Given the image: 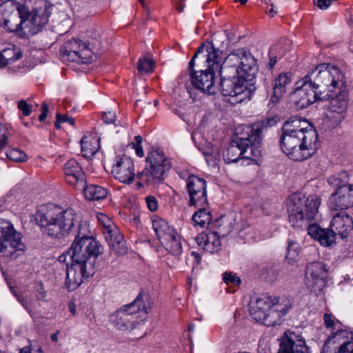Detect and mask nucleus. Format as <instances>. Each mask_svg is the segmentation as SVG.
<instances>
[{
	"label": "nucleus",
	"mask_w": 353,
	"mask_h": 353,
	"mask_svg": "<svg viewBox=\"0 0 353 353\" xmlns=\"http://www.w3.org/2000/svg\"><path fill=\"white\" fill-rule=\"evenodd\" d=\"M99 138L97 136H84L81 141V152L87 159L92 158L99 149Z\"/></svg>",
	"instance_id": "nucleus-32"
},
{
	"label": "nucleus",
	"mask_w": 353,
	"mask_h": 353,
	"mask_svg": "<svg viewBox=\"0 0 353 353\" xmlns=\"http://www.w3.org/2000/svg\"><path fill=\"white\" fill-rule=\"evenodd\" d=\"M9 136L10 133L8 132H5L3 134H2L0 138V151L9 143Z\"/></svg>",
	"instance_id": "nucleus-50"
},
{
	"label": "nucleus",
	"mask_w": 353,
	"mask_h": 353,
	"mask_svg": "<svg viewBox=\"0 0 353 353\" xmlns=\"http://www.w3.org/2000/svg\"><path fill=\"white\" fill-rule=\"evenodd\" d=\"M6 157L11 161L15 162H23L27 159L26 154L21 150L17 148H12L6 152Z\"/></svg>",
	"instance_id": "nucleus-41"
},
{
	"label": "nucleus",
	"mask_w": 353,
	"mask_h": 353,
	"mask_svg": "<svg viewBox=\"0 0 353 353\" xmlns=\"http://www.w3.org/2000/svg\"><path fill=\"white\" fill-rule=\"evenodd\" d=\"M171 167L170 159L159 148H156V183L164 180Z\"/></svg>",
	"instance_id": "nucleus-30"
},
{
	"label": "nucleus",
	"mask_w": 353,
	"mask_h": 353,
	"mask_svg": "<svg viewBox=\"0 0 353 353\" xmlns=\"http://www.w3.org/2000/svg\"><path fill=\"white\" fill-rule=\"evenodd\" d=\"M51 339H52V341L57 342L58 340L57 334L55 333V334H52Z\"/></svg>",
	"instance_id": "nucleus-61"
},
{
	"label": "nucleus",
	"mask_w": 353,
	"mask_h": 353,
	"mask_svg": "<svg viewBox=\"0 0 353 353\" xmlns=\"http://www.w3.org/2000/svg\"><path fill=\"white\" fill-rule=\"evenodd\" d=\"M232 230V228L229 227L227 232H223L220 228L219 232H211L208 233V240L205 250L210 253H214L221 249L220 235L225 236Z\"/></svg>",
	"instance_id": "nucleus-34"
},
{
	"label": "nucleus",
	"mask_w": 353,
	"mask_h": 353,
	"mask_svg": "<svg viewBox=\"0 0 353 353\" xmlns=\"http://www.w3.org/2000/svg\"><path fill=\"white\" fill-rule=\"evenodd\" d=\"M65 180L76 189L85 187V174L79 163L75 159L68 160L63 165Z\"/></svg>",
	"instance_id": "nucleus-24"
},
{
	"label": "nucleus",
	"mask_w": 353,
	"mask_h": 353,
	"mask_svg": "<svg viewBox=\"0 0 353 353\" xmlns=\"http://www.w3.org/2000/svg\"><path fill=\"white\" fill-rule=\"evenodd\" d=\"M10 288L18 301L23 306L31 316H34L38 313L41 305L39 301H37V299H35L33 297H29L28 296L25 297L19 295L12 287L10 286Z\"/></svg>",
	"instance_id": "nucleus-33"
},
{
	"label": "nucleus",
	"mask_w": 353,
	"mask_h": 353,
	"mask_svg": "<svg viewBox=\"0 0 353 353\" xmlns=\"http://www.w3.org/2000/svg\"><path fill=\"white\" fill-rule=\"evenodd\" d=\"M156 240L159 242L158 251L163 249L175 257L181 255L183 252L181 236L165 220L157 216Z\"/></svg>",
	"instance_id": "nucleus-10"
},
{
	"label": "nucleus",
	"mask_w": 353,
	"mask_h": 353,
	"mask_svg": "<svg viewBox=\"0 0 353 353\" xmlns=\"http://www.w3.org/2000/svg\"><path fill=\"white\" fill-rule=\"evenodd\" d=\"M89 224L85 221L79 223L75 237L70 248L58 258L59 262L69 261L93 264L96 258L102 253L100 243L90 236Z\"/></svg>",
	"instance_id": "nucleus-6"
},
{
	"label": "nucleus",
	"mask_w": 353,
	"mask_h": 353,
	"mask_svg": "<svg viewBox=\"0 0 353 353\" xmlns=\"http://www.w3.org/2000/svg\"><path fill=\"white\" fill-rule=\"evenodd\" d=\"M248 136L241 137L223 152L225 163H236L240 158L256 160L261 157L262 145V125L255 123L248 128Z\"/></svg>",
	"instance_id": "nucleus-7"
},
{
	"label": "nucleus",
	"mask_w": 353,
	"mask_h": 353,
	"mask_svg": "<svg viewBox=\"0 0 353 353\" xmlns=\"http://www.w3.org/2000/svg\"><path fill=\"white\" fill-rule=\"evenodd\" d=\"M271 6L272 8L270 10H267V13L270 17H273L276 14L277 12L274 9L273 4H271Z\"/></svg>",
	"instance_id": "nucleus-57"
},
{
	"label": "nucleus",
	"mask_w": 353,
	"mask_h": 353,
	"mask_svg": "<svg viewBox=\"0 0 353 353\" xmlns=\"http://www.w3.org/2000/svg\"><path fill=\"white\" fill-rule=\"evenodd\" d=\"M145 200H146V203H147L148 209L151 212H154V196H148L146 197Z\"/></svg>",
	"instance_id": "nucleus-52"
},
{
	"label": "nucleus",
	"mask_w": 353,
	"mask_h": 353,
	"mask_svg": "<svg viewBox=\"0 0 353 353\" xmlns=\"http://www.w3.org/2000/svg\"><path fill=\"white\" fill-rule=\"evenodd\" d=\"M65 263L67 267L65 286L70 291L78 288L85 279L94 273V266L92 263H84L68 259Z\"/></svg>",
	"instance_id": "nucleus-16"
},
{
	"label": "nucleus",
	"mask_w": 353,
	"mask_h": 353,
	"mask_svg": "<svg viewBox=\"0 0 353 353\" xmlns=\"http://www.w3.org/2000/svg\"><path fill=\"white\" fill-rule=\"evenodd\" d=\"M21 57V53L14 48H6L0 52V68L14 63Z\"/></svg>",
	"instance_id": "nucleus-37"
},
{
	"label": "nucleus",
	"mask_w": 353,
	"mask_h": 353,
	"mask_svg": "<svg viewBox=\"0 0 353 353\" xmlns=\"http://www.w3.org/2000/svg\"><path fill=\"white\" fill-rule=\"evenodd\" d=\"M223 280L227 285H231L232 286L239 285L241 283L240 278L232 272H225L223 274Z\"/></svg>",
	"instance_id": "nucleus-43"
},
{
	"label": "nucleus",
	"mask_w": 353,
	"mask_h": 353,
	"mask_svg": "<svg viewBox=\"0 0 353 353\" xmlns=\"http://www.w3.org/2000/svg\"><path fill=\"white\" fill-rule=\"evenodd\" d=\"M331 94L332 96H330V97L327 98V99H331L330 106H335V108H339L341 109L342 106H343L344 110L347 109L348 93L345 86L344 77H343V84L339 88H336V89L331 92Z\"/></svg>",
	"instance_id": "nucleus-31"
},
{
	"label": "nucleus",
	"mask_w": 353,
	"mask_h": 353,
	"mask_svg": "<svg viewBox=\"0 0 353 353\" xmlns=\"http://www.w3.org/2000/svg\"><path fill=\"white\" fill-rule=\"evenodd\" d=\"M142 141V137L138 135L134 137V141L131 143L132 148L135 150L136 154L139 157H143L144 154L141 146Z\"/></svg>",
	"instance_id": "nucleus-44"
},
{
	"label": "nucleus",
	"mask_w": 353,
	"mask_h": 353,
	"mask_svg": "<svg viewBox=\"0 0 353 353\" xmlns=\"http://www.w3.org/2000/svg\"><path fill=\"white\" fill-rule=\"evenodd\" d=\"M224 37L214 35L211 42L201 45L189 63V73L180 77L181 83L190 80V85L203 93L214 94L217 88L214 85L215 72H219L222 62V51L219 49L218 38Z\"/></svg>",
	"instance_id": "nucleus-3"
},
{
	"label": "nucleus",
	"mask_w": 353,
	"mask_h": 353,
	"mask_svg": "<svg viewBox=\"0 0 353 353\" xmlns=\"http://www.w3.org/2000/svg\"><path fill=\"white\" fill-rule=\"evenodd\" d=\"M39 350H40V351H42L41 349H39V350H37L35 352H34V353H37V352H38V351H39ZM19 353H31V352H30V348H29V347H25L21 348V349L20 350Z\"/></svg>",
	"instance_id": "nucleus-59"
},
{
	"label": "nucleus",
	"mask_w": 353,
	"mask_h": 353,
	"mask_svg": "<svg viewBox=\"0 0 353 353\" xmlns=\"http://www.w3.org/2000/svg\"><path fill=\"white\" fill-rule=\"evenodd\" d=\"M98 221L101 225L103 233L108 243L111 252L115 254H124L127 252V246L123 236L112 221L105 214L98 215Z\"/></svg>",
	"instance_id": "nucleus-14"
},
{
	"label": "nucleus",
	"mask_w": 353,
	"mask_h": 353,
	"mask_svg": "<svg viewBox=\"0 0 353 353\" xmlns=\"http://www.w3.org/2000/svg\"><path fill=\"white\" fill-rule=\"evenodd\" d=\"M349 181V176L346 171H342L339 174L328 179L329 183L336 188L329 199L328 204L331 209L334 210L346 209L352 206L350 203L346 184Z\"/></svg>",
	"instance_id": "nucleus-13"
},
{
	"label": "nucleus",
	"mask_w": 353,
	"mask_h": 353,
	"mask_svg": "<svg viewBox=\"0 0 353 353\" xmlns=\"http://www.w3.org/2000/svg\"><path fill=\"white\" fill-rule=\"evenodd\" d=\"M301 248L299 244L293 240H288V245L287 248L286 259L290 261H294L296 260L299 254Z\"/></svg>",
	"instance_id": "nucleus-39"
},
{
	"label": "nucleus",
	"mask_w": 353,
	"mask_h": 353,
	"mask_svg": "<svg viewBox=\"0 0 353 353\" xmlns=\"http://www.w3.org/2000/svg\"><path fill=\"white\" fill-rule=\"evenodd\" d=\"M139 186L152 185L154 184V156L153 150H150L145 159L144 169L137 175Z\"/></svg>",
	"instance_id": "nucleus-28"
},
{
	"label": "nucleus",
	"mask_w": 353,
	"mask_h": 353,
	"mask_svg": "<svg viewBox=\"0 0 353 353\" xmlns=\"http://www.w3.org/2000/svg\"><path fill=\"white\" fill-rule=\"evenodd\" d=\"M51 6L43 0H36L31 9L26 5L28 11L27 24L30 36L34 35L40 32L42 28L48 23L51 14Z\"/></svg>",
	"instance_id": "nucleus-15"
},
{
	"label": "nucleus",
	"mask_w": 353,
	"mask_h": 353,
	"mask_svg": "<svg viewBox=\"0 0 353 353\" xmlns=\"http://www.w3.org/2000/svg\"><path fill=\"white\" fill-rule=\"evenodd\" d=\"M17 107L23 112L24 116H29L32 112V106L28 104L25 100L19 101Z\"/></svg>",
	"instance_id": "nucleus-45"
},
{
	"label": "nucleus",
	"mask_w": 353,
	"mask_h": 353,
	"mask_svg": "<svg viewBox=\"0 0 353 353\" xmlns=\"http://www.w3.org/2000/svg\"><path fill=\"white\" fill-rule=\"evenodd\" d=\"M334 319L335 318L330 314L325 313L323 315L324 323L327 328H332L334 327Z\"/></svg>",
	"instance_id": "nucleus-49"
},
{
	"label": "nucleus",
	"mask_w": 353,
	"mask_h": 353,
	"mask_svg": "<svg viewBox=\"0 0 353 353\" xmlns=\"http://www.w3.org/2000/svg\"><path fill=\"white\" fill-rule=\"evenodd\" d=\"M95 45L91 41L81 43V40L72 39L65 43L61 52L63 59L85 64L93 61L92 48Z\"/></svg>",
	"instance_id": "nucleus-12"
},
{
	"label": "nucleus",
	"mask_w": 353,
	"mask_h": 353,
	"mask_svg": "<svg viewBox=\"0 0 353 353\" xmlns=\"http://www.w3.org/2000/svg\"><path fill=\"white\" fill-rule=\"evenodd\" d=\"M111 172L114 179L121 183H132L135 176L132 159L126 155L117 156L114 159Z\"/></svg>",
	"instance_id": "nucleus-20"
},
{
	"label": "nucleus",
	"mask_w": 353,
	"mask_h": 353,
	"mask_svg": "<svg viewBox=\"0 0 353 353\" xmlns=\"http://www.w3.org/2000/svg\"><path fill=\"white\" fill-rule=\"evenodd\" d=\"M140 3L142 4L143 7H144L146 9L145 3L144 2V0H139Z\"/></svg>",
	"instance_id": "nucleus-64"
},
{
	"label": "nucleus",
	"mask_w": 353,
	"mask_h": 353,
	"mask_svg": "<svg viewBox=\"0 0 353 353\" xmlns=\"http://www.w3.org/2000/svg\"><path fill=\"white\" fill-rule=\"evenodd\" d=\"M208 240V233H201L196 238L198 245L205 250Z\"/></svg>",
	"instance_id": "nucleus-47"
},
{
	"label": "nucleus",
	"mask_w": 353,
	"mask_h": 353,
	"mask_svg": "<svg viewBox=\"0 0 353 353\" xmlns=\"http://www.w3.org/2000/svg\"><path fill=\"white\" fill-rule=\"evenodd\" d=\"M84 191L85 197L88 200L99 201L103 199L107 196V190L103 188L96 185H86L85 181V187L79 189Z\"/></svg>",
	"instance_id": "nucleus-36"
},
{
	"label": "nucleus",
	"mask_w": 353,
	"mask_h": 353,
	"mask_svg": "<svg viewBox=\"0 0 353 353\" xmlns=\"http://www.w3.org/2000/svg\"><path fill=\"white\" fill-rule=\"evenodd\" d=\"M192 256H194L195 261H196L197 263H199L200 261H201V256L199 255V254L196 252H192Z\"/></svg>",
	"instance_id": "nucleus-58"
},
{
	"label": "nucleus",
	"mask_w": 353,
	"mask_h": 353,
	"mask_svg": "<svg viewBox=\"0 0 353 353\" xmlns=\"http://www.w3.org/2000/svg\"><path fill=\"white\" fill-rule=\"evenodd\" d=\"M195 208H198L199 210L195 212L192 219L195 226H199L201 228H204L208 226L211 220L212 215L210 211L207 210L208 206L203 205H194Z\"/></svg>",
	"instance_id": "nucleus-35"
},
{
	"label": "nucleus",
	"mask_w": 353,
	"mask_h": 353,
	"mask_svg": "<svg viewBox=\"0 0 353 353\" xmlns=\"http://www.w3.org/2000/svg\"><path fill=\"white\" fill-rule=\"evenodd\" d=\"M41 111V114L39 116V120L41 122L43 121L46 119L48 113V107L46 103L42 104Z\"/></svg>",
	"instance_id": "nucleus-51"
},
{
	"label": "nucleus",
	"mask_w": 353,
	"mask_h": 353,
	"mask_svg": "<svg viewBox=\"0 0 353 353\" xmlns=\"http://www.w3.org/2000/svg\"><path fill=\"white\" fill-rule=\"evenodd\" d=\"M278 353H309L305 339L299 334L287 330L280 339Z\"/></svg>",
	"instance_id": "nucleus-21"
},
{
	"label": "nucleus",
	"mask_w": 353,
	"mask_h": 353,
	"mask_svg": "<svg viewBox=\"0 0 353 353\" xmlns=\"http://www.w3.org/2000/svg\"><path fill=\"white\" fill-rule=\"evenodd\" d=\"M326 274L327 270L323 263L315 261L308 264L305 271L308 288L316 294L321 292L325 285Z\"/></svg>",
	"instance_id": "nucleus-22"
},
{
	"label": "nucleus",
	"mask_w": 353,
	"mask_h": 353,
	"mask_svg": "<svg viewBox=\"0 0 353 353\" xmlns=\"http://www.w3.org/2000/svg\"><path fill=\"white\" fill-rule=\"evenodd\" d=\"M16 9L17 12L3 17V21H0V26H3L9 32H14L21 38L28 37L30 34L26 31L28 30L26 23L28 16L26 5L17 3Z\"/></svg>",
	"instance_id": "nucleus-17"
},
{
	"label": "nucleus",
	"mask_w": 353,
	"mask_h": 353,
	"mask_svg": "<svg viewBox=\"0 0 353 353\" xmlns=\"http://www.w3.org/2000/svg\"><path fill=\"white\" fill-rule=\"evenodd\" d=\"M34 219L43 235L58 240L77 233L80 222L73 209L53 205L40 206Z\"/></svg>",
	"instance_id": "nucleus-5"
},
{
	"label": "nucleus",
	"mask_w": 353,
	"mask_h": 353,
	"mask_svg": "<svg viewBox=\"0 0 353 353\" xmlns=\"http://www.w3.org/2000/svg\"><path fill=\"white\" fill-rule=\"evenodd\" d=\"M189 331L192 332L194 330V325H190L188 327Z\"/></svg>",
	"instance_id": "nucleus-63"
},
{
	"label": "nucleus",
	"mask_w": 353,
	"mask_h": 353,
	"mask_svg": "<svg viewBox=\"0 0 353 353\" xmlns=\"http://www.w3.org/2000/svg\"><path fill=\"white\" fill-rule=\"evenodd\" d=\"M172 1L175 4L176 9L179 12H183L184 6H185L183 4V2L185 1V0H172Z\"/></svg>",
	"instance_id": "nucleus-54"
},
{
	"label": "nucleus",
	"mask_w": 353,
	"mask_h": 353,
	"mask_svg": "<svg viewBox=\"0 0 353 353\" xmlns=\"http://www.w3.org/2000/svg\"><path fill=\"white\" fill-rule=\"evenodd\" d=\"M110 322L118 329L122 331L133 330L137 327L139 321L130 318L128 313L121 308L110 316Z\"/></svg>",
	"instance_id": "nucleus-27"
},
{
	"label": "nucleus",
	"mask_w": 353,
	"mask_h": 353,
	"mask_svg": "<svg viewBox=\"0 0 353 353\" xmlns=\"http://www.w3.org/2000/svg\"><path fill=\"white\" fill-rule=\"evenodd\" d=\"M307 234L317 240L323 246L330 247L336 243V233L330 228L323 229L318 224H311L307 227Z\"/></svg>",
	"instance_id": "nucleus-26"
},
{
	"label": "nucleus",
	"mask_w": 353,
	"mask_h": 353,
	"mask_svg": "<svg viewBox=\"0 0 353 353\" xmlns=\"http://www.w3.org/2000/svg\"><path fill=\"white\" fill-rule=\"evenodd\" d=\"M346 188H347L349 199L350 200V203H352V205L353 206V185H347ZM343 192H346L345 191H343Z\"/></svg>",
	"instance_id": "nucleus-55"
},
{
	"label": "nucleus",
	"mask_w": 353,
	"mask_h": 353,
	"mask_svg": "<svg viewBox=\"0 0 353 353\" xmlns=\"http://www.w3.org/2000/svg\"><path fill=\"white\" fill-rule=\"evenodd\" d=\"M343 72L336 65H316L296 83L293 97L296 108L305 109L316 101L327 100L331 92L343 84Z\"/></svg>",
	"instance_id": "nucleus-2"
},
{
	"label": "nucleus",
	"mask_w": 353,
	"mask_h": 353,
	"mask_svg": "<svg viewBox=\"0 0 353 353\" xmlns=\"http://www.w3.org/2000/svg\"><path fill=\"white\" fill-rule=\"evenodd\" d=\"M62 123L68 122L71 125H74L75 121L72 117H68V115H62L60 114V120Z\"/></svg>",
	"instance_id": "nucleus-53"
},
{
	"label": "nucleus",
	"mask_w": 353,
	"mask_h": 353,
	"mask_svg": "<svg viewBox=\"0 0 353 353\" xmlns=\"http://www.w3.org/2000/svg\"><path fill=\"white\" fill-rule=\"evenodd\" d=\"M25 245L21 241V233L17 232L13 225L8 221L0 220V252H5L11 260L20 256Z\"/></svg>",
	"instance_id": "nucleus-11"
},
{
	"label": "nucleus",
	"mask_w": 353,
	"mask_h": 353,
	"mask_svg": "<svg viewBox=\"0 0 353 353\" xmlns=\"http://www.w3.org/2000/svg\"><path fill=\"white\" fill-rule=\"evenodd\" d=\"M347 114V110H344V107L342 108H335L330 106L329 112L327 114V119L330 123L332 128H335L339 125L345 118Z\"/></svg>",
	"instance_id": "nucleus-38"
},
{
	"label": "nucleus",
	"mask_w": 353,
	"mask_h": 353,
	"mask_svg": "<svg viewBox=\"0 0 353 353\" xmlns=\"http://www.w3.org/2000/svg\"><path fill=\"white\" fill-rule=\"evenodd\" d=\"M186 188L189 196V206H208L207 182L196 175H190L186 180Z\"/></svg>",
	"instance_id": "nucleus-19"
},
{
	"label": "nucleus",
	"mask_w": 353,
	"mask_h": 353,
	"mask_svg": "<svg viewBox=\"0 0 353 353\" xmlns=\"http://www.w3.org/2000/svg\"><path fill=\"white\" fill-rule=\"evenodd\" d=\"M276 63V58L274 57L270 60L269 65L270 68H272Z\"/></svg>",
	"instance_id": "nucleus-60"
},
{
	"label": "nucleus",
	"mask_w": 353,
	"mask_h": 353,
	"mask_svg": "<svg viewBox=\"0 0 353 353\" xmlns=\"http://www.w3.org/2000/svg\"><path fill=\"white\" fill-rule=\"evenodd\" d=\"M280 145L290 159L301 161L315 153L318 148L317 132L306 120L290 118L282 127Z\"/></svg>",
	"instance_id": "nucleus-4"
},
{
	"label": "nucleus",
	"mask_w": 353,
	"mask_h": 353,
	"mask_svg": "<svg viewBox=\"0 0 353 353\" xmlns=\"http://www.w3.org/2000/svg\"><path fill=\"white\" fill-rule=\"evenodd\" d=\"M321 353H353V332L339 330L325 342Z\"/></svg>",
	"instance_id": "nucleus-18"
},
{
	"label": "nucleus",
	"mask_w": 353,
	"mask_h": 353,
	"mask_svg": "<svg viewBox=\"0 0 353 353\" xmlns=\"http://www.w3.org/2000/svg\"><path fill=\"white\" fill-rule=\"evenodd\" d=\"M57 121L54 123V125L57 129L61 128V123H62L60 120V113L57 112L56 114Z\"/></svg>",
	"instance_id": "nucleus-56"
},
{
	"label": "nucleus",
	"mask_w": 353,
	"mask_h": 353,
	"mask_svg": "<svg viewBox=\"0 0 353 353\" xmlns=\"http://www.w3.org/2000/svg\"><path fill=\"white\" fill-rule=\"evenodd\" d=\"M320 204V198L315 194L307 198L300 193L291 195L288 203V220L291 225L298 228L306 227L318 214Z\"/></svg>",
	"instance_id": "nucleus-9"
},
{
	"label": "nucleus",
	"mask_w": 353,
	"mask_h": 353,
	"mask_svg": "<svg viewBox=\"0 0 353 353\" xmlns=\"http://www.w3.org/2000/svg\"><path fill=\"white\" fill-rule=\"evenodd\" d=\"M102 119L105 123H113L116 119V114L114 112L111 111L104 112L102 116Z\"/></svg>",
	"instance_id": "nucleus-48"
},
{
	"label": "nucleus",
	"mask_w": 353,
	"mask_h": 353,
	"mask_svg": "<svg viewBox=\"0 0 353 353\" xmlns=\"http://www.w3.org/2000/svg\"><path fill=\"white\" fill-rule=\"evenodd\" d=\"M247 1L248 0H234L235 2H239L240 3L241 5H244L247 3Z\"/></svg>",
	"instance_id": "nucleus-62"
},
{
	"label": "nucleus",
	"mask_w": 353,
	"mask_h": 353,
	"mask_svg": "<svg viewBox=\"0 0 353 353\" xmlns=\"http://www.w3.org/2000/svg\"><path fill=\"white\" fill-rule=\"evenodd\" d=\"M330 229L342 239L347 237L353 229L352 218L345 212L334 215L330 225Z\"/></svg>",
	"instance_id": "nucleus-25"
},
{
	"label": "nucleus",
	"mask_w": 353,
	"mask_h": 353,
	"mask_svg": "<svg viewBox=\"0 0 353 353\" xmlns=\"http://www.w3.org/2000/svg\"><path fill=\"white\" fill-rule=\"evenodd\" d=\"M292 81V74L290 72L281 73L274 80L273 92L270 100L272 103H278L286 92V86Z\"/></svg>",
	"instance_id": "nucleus-29"
},
{
	"label": "nucleus",
	"mask_w": 353,
	"mask_h": 353,
	"mask_svg": "<svg viewBox=\"0 0 353 353\" xmlns=\"http://www.w3.org/2000/svg\"><path fill=\"white\" fill-rule=\"evenodd\" d=\"M148 307L149 295L147 293L141 292L132 302L120 308L128 313L130 318L137 321L140 318L143 321L148 314Z\"/></svg>",
	"instance_id": "nucleus-23"
},
{
	"label": "nucleus",
	"mask_w": 353,
	"mask_h": 353,
	"mask_svg": "<svg viewBox=\"0 0 353 353\" xmlns=\"http://www.w3.org/2000/svg\"><path fill=\"white\" fill-rule=\"evenodd\" d=\"M258 70L256 60L248 50H234L220 63L221 93L230 97L233 103L250 100L256 90Z\"/></svg>",
	"instance_id": "nucleus-1"
},
{
	"label": "nucleus",
	"mask_w": 353,
	"mask_h": 353,
	"mask_svg": "<svg viewBox=\"0 0 353 353\" xmlns=\"http://www.w3.org/2000/svg\"><path fill=\"white\" fill-rule=\"evenodd\" d=\"M35 296L37 301L47 302V294L42 284L37 290Z\"/></svg>",
	"instance_id": "nucleus-46"
},
{
	"label": "nucleus",
	"mask_w": 353,
	"mask_h": 353,
	"mask_svg": "<svg viewBox=\"0 0 353 353\" xmlns=\"http://www.w3.org/2000/svg\"><path fill=\"white\" fill-rule=\"evenodd\" d=\"M137 68L142 74L152 72L154 68V61L152 57L140 59L137 63Z\"/></svg>",
	"instance_id": "nucleus-40"
},
{
	"label": "nucleus",
	"mask_w": 353,
	"mask_h": 353,
	"mask_svg": "<svg viewBox=\"0 0 353 353\" xmlns=\"http://www.w3.org/2000/svg\"><path fill=\"white\" fill-rule=\"evenodd\" d=\"M205 155L207 163L212 166L216 165L219 161H221V157H223V154H221L218 148L212 150V152L210 154L208 152L205 153Z\"/></svg>",
	"instance_id": "nucleus-42"
},
{
	"label": "nucleus",
	"mask_w": 353,
	"mask_h": 353,
	"mask_svg": "<svg viewBox=\"0 0 353 353\" xmlns=\"http://www.w3.org/2000/svg\"><path fill=\"white\" fill-rule=\"evenodd\" d=\"M291 307L288 299L279 301L276 297L262 296L251 303L250 315L256 321L266 326L280 324L283 317Z\"/></svg>",
	"instance_id": "nucleus-8"
}]
</instances>
